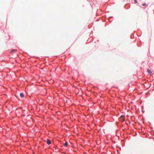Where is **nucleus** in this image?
I'll list each match as a JSON object with an SVG mask.
<instances>
[{"mask_svg": "<svg viewBox=\"0 0 154 154\" xmlns=\"http://www.w3.org/2000/svg\"><path fill=\"white\" fill-rule=\"evenodd\" d=\"M68 145V143L67 142H66L65 144H64V146H67Z\"/></svg>", "mask_w": 154, "mask_h": 154, "instance_id": "nucleus-4", "label": "nucleus"}, {"mask_svg": "<svg viewBox=\"0 0 154 154\" xmlns=\"http://www.w3.org/2000/svg\"><path fill=\"white\" fill-rule=\"evenodd\" d=\"M47 143L48 144L50 145L51 144V142L49 139H48L47 140Z\"/></svg>", "mask_w": 154, "mask_h": 154, "instance_id": "nucleus-1", "label": "nucleus"}, {"mask_svg": "<svg viewBox=\"0 0 154 154\" xmlns=\"http://www.w3.org/2000/svg\"><path fill=\"white\" fill-rule=\"evenodd\" d=\"M20 97H21V98H23L24 97V94L22 93H20Z\"/></svg>", "mask_w": 154, "mask_h": 154, "instance_id": "nucleus-3", "label": "nucleus"}, {"mask_svg": "<svg viewBox=\"0 0 154 154\" xmlns=\"http://www.w3.org/2000/svg\"><path fill=\"white\" fill-rule=\"evenodd\" d=\"M135 3H137V0H134Z\"/></svg>", "mask_w": 154, "mask_h": 154, "instance_id": "nucleus-8", "label": "nucleus"}, {"mask_svg": "<svg viewBox=\"0 0 154 154\" xmlns=\"http://www.w3.org/2000/svg\"><path fill=\"white\" fill-rule=\"evenodd\" d=\"M147 71L148 73H151V72L149 69H147Z\"/></svg>", "mask_w": 154, "mask_h": 154, "instance_id": "nucleus-5", "label": "nucleus"}, {"mask_svg": "<svg viewBox=\"0 0 154 154\" xmlns=\"http://www.w3.org/2000/svg\"><path fill=\"white\" fill-rule=\"evenodd\" d=\"M17 51L16 49H12L11 52V53H13Z\"/></svg>", "mask_w": 154, "mask_h": 154, "instance_id": "nucleus-2", "label": "nucleus"}, {"mask_svg": "<svg viewBox=\"0 0 154 154\" xmlns=\"http://www.w3.org/2000/svg\"><path fill=\"white\" fill-rule=\"evenodd\" d=\"M125 119L123 118L122 121L123 122L125 121Z\"/></svg>", "mask_w": 154, "mask_h": 154, "instance_id": "nucleus-9", "label": "nucleus"}, {"mask_svg": "<svg viewBox=\"0 0 154 154\" xmlns=\"http://www.w3.org/2000/svg\"><path fill=\"white\" fill-rule=\"evenodd\" d=\"M143 6L145 7L146 5H147L146 3L143 4L142 5Z\"/></svg>", "mask_w": 154, "mask_h": 154, "instance_id": "nucleus-6", "label": "nucleus"}, {"mask_svg": "<svg viewBox=\"0 0 154 154\" xmlns=\"http://www.w3.org/2000/svg\"><path fill=\"white\" fill-rule=\"evenodd\" d=\"M124 116L122 115L120 116V118H123L124 117Z\"/></svg>", "mask_w": 154, "mask_h": 154, "instance_id": "nucleus-7", "label": "nucleus"}]
</instances>
